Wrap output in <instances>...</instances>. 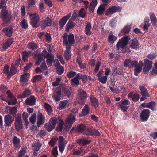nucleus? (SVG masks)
I'll return each instance as SVG.
<instances>
[{"label": "nucleus", "mask_w": 157, "mask_h": 157, "mask_svg": "<svg viewBox=\"0 0 157 157\" xmlns=\"http://www.w3.org/2000/svg\"><path fill=\"white\" fill-rule=\"evenodd\" d=\"M75 25V24L71 20H69L68 23L66 25L67 28L66 30L67 31L73 28Z\"/></svg>", "instance_id": "29"}, {"label": "nucleus", "mask_w": 157, "mask_h": 157, "mask_svg": "<svg viewBox=\"0 0 157 157\" xmlns=\"http://www.w3.org/2000/svg\"><path fill=\"white\" fill-rule=\"evenodd\" d=\"M42 144L39 142L34 141L32 144V149L36 151H38L40 149Z\"/></svg>", "instance_id": "13"}, {"label": "nucleus", "mask_w": 157, "mask_h": 157, "mask_svg": "<svg viewBox=\"0 0 157 157\" xmlns=\"http://www.w3.org/2000/svg\"><path fill=\"white\" fill-rule=\"evenodd\" d=\"M16 68L14 66V65L12 64L10 71V75H13L15 73Z\"/></svg>", "instance_id": "48"}, {"label": "nucleus", "mask_w": 157, "mask_h": 157, "mask_svg": "<svg viewBox=\"0 0 157 157\" xmlns=\"http://www.w3.org/2000/svg\"><path fill=\"white\" fill-rule=\"evenodd\" d=\"M135 67L134 75L137 76L138 75V74L140 73L142 71V67L136 65V66H134Z\"/></svg>", "instance_id": "38"}, {"label": "nucleus", "mask_w": 157, "mask_h": 157, "mask_svg": "<svg viewBox=\"0 0 157 157\" xmlns=\"http://www.w3.org/2000/svg\"><path fill=\"white\" fill-rule=\"evenodd\" d=\"M155 103L153 101L147 103V107L151 109L153 111H156V109L155 107L156 106Z\"/></svg>", "instance_id": "31"}, {"label": "nucleus", "mask_w": 157, "mask_h": 157, "mask_svg": "<svg viewBox=\"0 0 157 157\" xmlns=\"http://www.w3.org/2000/svg\"><path fill=\"white\" fill-rule=\"evenodd\" d=\"M69 105V103L67 100H65L61 101L59 105V109H62L65 108Z\"/></svg>", "instance_id": "22"}, {"label": "nucleus", "mask_w": 157, "mask_h": 157, "mask_svg": "<svg viewBox=\"0 0 157 157\" xmlns=\"http://www.w3.org/2000/svg\"><path fill=\"white\" fill-rule=\"evenodd\" d=\"M53 155L55 157H56L58 155V153L57 147H55L52 151Z\"/></svg>", "instance_id": "64"}, {"label": "nucleus", "mask_w": 157, "mask_h": 157, "mask_svg": "<svg viewBox=\"0 0 157 157\" xmlns=\"http://www.w3.org/2000/svg\"><path fill=\"white\" fill-rule=\"evenodd\" d=\"M57 122V120L55 117H52L50 120L49 123L52 125H53L55 127Z\"/></svg>", "instance_id": "45"}, {"label": "nucleus", "mask_w": 157, "mask_h": 157, "mask_svg": "<svg viewBox=\"0 0 157 157\" xmlns=\"http://www.w3.org/2000/svg\"><path fill=\"white\" fill-rule=\"evenodd\" d=\"M36 118V114L34 113H33L29 119L30 122L32 124H34L35 122Z\"/></svg>", "instance_id": "42"}, {"label": "nucleus", "mask_w": 157, "mask_h": 157, "mask_svg": "<svg viewBox=\"0 0 157 157\" xmlns=\"http://www.w3.org/2000/svg\"><path fill=\"white\" fill-rule=\"evenodd\" d=\"M28 75L29 74L25 72L21 75L20 78V82L22 86L25 85L27 84L28 80L27 77Z\"/></svg>", "instance_id": "14"}, {"label": "nucleus", "mask_w": 157, "mask_h": 157, "mask_svg": "<svg viewBox=\"0 0 157 157\" xmlns=\"http://www.w3.org/2000/svg\"><path fill=\"white\" fill-rule=\"evenodd\" d=\"M3 72L7 75L8 77H10V72H9V67L7 65H6L4 67Z\"/></svg>", "instance_id": "55"}, {"label": "nucleus", "mask_w": 157, "mask_h": 157, "mask_svg": "<svg viewBox=\"0 0 157 157\" xmlns=\"http://www.w3.org/2000/svg\"><path fill=\"white\" fill-rule=\"evenodd\" d=\"M86 129L85 125L83 124H80L76 128V130L79 132H82Z\"/></svg>", "instance_id": "40"}, {"label": "nucleus", "mask_w": 157, "mask_h": 157, "mask_svg": "<svg viewBox=\"0 0 157 157\" xmlns=\"http://www.w3.org/2000/svg\"><path fill=\"white\" fill-rule=\"evenodd\" d=\"M71 13H69L63 17L60 20L59 24L61 29L63 27L67 21L71 17Z\"/></svg>", "instance_id": "12"}, {"label": "nucleus", "mask_w": 157, "mask_h": 157, "mask_svg": "<svg viewBox=\"0 0 157 157\" xmlns=\"http://www.w3.org/2000/svg\"><path fill=\"white\" fill-rule=\"evenodd\" d=\"M45 109L48 112L52 111V108L51 106L48 104L45 103L44 105Z\"/></svg>", "instance_id": "60"}, {"label": "nucleus", "mask_w": 157, "mask_h": 157, "mask_svg": "<svg viewBox=\"0 0 157 157\" xmlns=\"http://www.w3.org/2000/svg\"><path fill=\"white\" fill-rule=\"evenodd\" d=\"M130 39L129 36H125L120 39L116 45L118 49L124 48L127 45Z\"/></svg>", "instance_id": "5"}, {"label": "nucleus", "mask_w": 157, "mask_h": 157, "mask_svg": "<svg viewBox=\"0 0 157 157\" xmlns=\"http://www.w3.org/2000/svg\"><path fill=\"white\" fill-rule=\"evenodd\" d=\"M78 113V109L77 108L73 109L71 112L70 116H75L76 114Z\"/></svg>", "instance_id": "62"}, {"label": "nucleus", "mask_w": 157, "mask_h": 157, "mask_svg": "<svg viewBox=\"0 0 157 157\" xmlns=\"http://www.w3.org/2000/svg\"><path fill=\"white\" fill-rule=\"evenodd\" d=\"M59 144H66L67 142L65 141L64 139L61 136H59Z\"/></svg>", "instance_id": "52"}, {"label": "nucleus", "mask_w": 157, "mask_h": 157, "mask_svg": "<svg viewBox=\"0 0 157 157\" xmlns=\"http://www.w3.org/2000/svg\"><path fill=\"white\" fill-rule=\"evenodd\" d=\"M13 41L12 39H9L2 46V48L4 49H6L9 47L12 44Z\"/></svg>", "instance_id": "36"}, {"label": "nucleus", "mask_w": 157, "mask_h": 157, "mask_svg": "<svg viewBox=\"0 0 157 157\" xmlns=\"http://www.w3.org/2000/svg\"><path fill=\"white\" fill-rule=\"evenodd\" d=\"M76 142L78 144L84 146L89 144L90 142V141L83 138H80L77 139L76 140Z\"/></svg>", "instance_id": "25"}, {"label": "nucleus", "mask_w": 157, "mask_h": 157, "mask_svg": "<svg viewBox=\"0 0 157 157\" xmlns=\"http://www.w3.org/2000/svg\"><path fill=\"white\" fill-rule=\"evenodd\" d=\"M0 17L6 23H8L10 22L11 16L8 13L7 9H5L4 7V9H2Z\"/></svg>", "instance_id": "4"}, {"label": "nucleus", "mask_w": 157, "mask_h": 157, "mask_svg": "<svg viewBox=\"0 0 157 157\" xmlns=\"http://www.w3.org/2000/svg\"><path fill=\"white\" fill-rule=\"evenodd\" d=\"M6 2L4 0H1L0 3V9H4V7L5 9H7V7L6 6Z\"/></svg>", "instance_id": "58"}, {"label": "nucleus", "mask_w": 157, "mask_h": 157, "mask_svg": "<svg viewBox=\"0 0 157 157\" xmlns=\"http://www.w3.org/2000/svg\"><path fill=\"white\" fill-rule=\"evenodd\" d=\"M90 100H91L92 105L96 106L98 105V102L96 98L93 96H91L90 97Z\"/></svg>", "instance_id": "32"}, {"label": "nucleus", "mask_w": 157, "mask_h": 157, "mask_svg": "<svg viewBox=\"0 0 157 157\" xmlns=\"http://www.w3.org/2000/svg\"><path fill=\"white\" fill-rule=\"evenodd\" d=\"M97 4V0H92V2L90 3L89 6L90 12H93Z\"/></svg>", "instance_id": "26"}, {"label": "nucleus", "mask_w": 157, "mask_h": 157, "mask_svg": "<svg viewBox=\"0 0 157 157\" xmlns=\"http://www.w3.org/2000/svg\"><path fill=\"white\" fill-rule=\"evenodd\" d=\"M35 2L34 0H29L27 2V7L28 8L32 7L35 3Z\"/></svg>", "instance_id": "57"}, {"label": "nucleus", "mask_w": 157, "mask_h": 157, "mask_svg": "<svg viewBox=\"0 0 157 157\" xmlns=\"http://www.w3.org/2000/svg\"><path fill=\"white\" fill-rule=\"evenodd\" d=\"M78 92L77 102L81 105H82L84 104V99L87 97L86 93L81 89H78Z\"/></svg>", "instance_id": "2"}, {"label": "nucleus", "mask_w": 157, "mask_h": 157, "mask_svg": "<svg viewBox=\"0 0 157 157\" xmlns=\"http://www.w3.org/2000/svg\"><path fill=\"white\" fill-rule=\"evenodd\" d=\"M52 20L49 17L45 18L40 23V26L43 29L47 26H50L52 24Z\"/></svg>", "instance_id": "8"}, {"label": "nucleus", "mask_w": 157, "mask_h": 157, "mask_svg": "<svg viewBox=\"0 0 157 157\" xmlns=\"http://www.w3.org/2000/svg\"><path fill=\"white\" fill-rule=\"evenodd\" d=\"M107 79V76H102L98 78V80L101 82L103 84H105L106 83Z\"/></svg>", "instance_id": "47"}, {"label": "nucleus", "mask_w": 157, "mask_h": 157, "mask_svg": "<svg viewBox=\"0 0 157 157\" xmlns=\"http://www.w3.org/2000/svg\"><path fill=\"white\" fill-rule=\"evenodd\" d=\"M12 141L14 146L17 147H19L20 141V139L16 136H14L13 138Z\"/></svg>", "instance_id": "30"}, {"label": "nucleus", "mask_w": 157, "mask_h": 157, "mask_svg": "<svg viewBox=\"0 0 157 157\" xmlns=\"http://www.w3.org/2000/svg\"><path fill=\"white\" fill-rule=\"evenodd\" d=\"M76 75V73L73 71H70L68 72L67 74V76L69 78H71L75 76Z\"/></svg>", "instance_id": "49"}, {"label": "nucleus", "mask_w": 157, "mask_h": 157, "mask_svg": "<svg viewBox=\"0 0 157 157\" xmlns=\"http://www.w3.org/2000/svg\"><path fill=\"white\" fill-rule=\"evenodd\" d=\"M31 52L30 51H25L22 52V59L25 61L26 60L27 58L31 55Z\"/></svg>", "instance_id": "24"}, {"label": "nucleus", "mask_w": 157, "mask_h": 157, "mask_svg": "<svg viewBox=\"0 0 157 157\" xmlns=\"http://www.w3.org/2000/svg\"><path fill=\"white\" fill-rule=\"evenodd\" d=\"M12 27H9L8 28H4L2 30V31L5 33L7 36L10 37L12 33Z\"/></svg>", "instance_id": "19"}, {"label": "nucleus", "mask_w": 157, "mask_h": 157, "mask_svg": "<svg viewBox=\"0 0 157 157\" xmlns=\"http://www.w3.org/2000/svg\"><path fill=\"white\" fill-rule=\"evenodd\" d=\"M13 121V118L10 115L7 114L5 116L4 121L5 125L6 127L11 126Z\"/></svg>", "instance_id": "10"}, {"label": "nucleus", "mask_w": 157, "mask_h": 157, "mask_svg": "<svg viewBox=\"0 0 157 157\" xmlns=\"http://www.w3.org/2000/svg\"><path fill=\"white\" fill-rule=\"evenodd\" d=\"M145 66L149 67V68L151 69L152 67V62L148 60L147 59H144Z\"/></svg>", "instance_id": "41"}, {"label": "nucleus", "mask_w": 157, "mask_h": 157, "mask_svg": "<svg viewBox=\"0 0 157 157\" xmlns=\"http://www.w3.org/2000/svg\"><path fill=\"white\" fill-rule=\"evenodd\" d=\"M130 29L131 27L130 26H126L124 27L123 29L122 30V32L123 33H127L130 31Z\"/></svg>", "instance_id": "63"}, {"label": "nucleus", "mask_w": 157, "mask_h": 157, "mask_svg": "<svg viewBox=\"0 0 157 157\" xmlns=\"http://www.w3.org/2000/svg\"><path fill=\"white\" fill-rule=\"evenodd\" d=\"M29 16L30 18V23L32 26L37 27L39 25L38 22L40 20L39 15L35 13L30 14Z\"/></svg>", "instance_id": "3"}, {"label": "nucleus", "mask_w": 157, "mask_h": 157, "mask_svg": "<svg viewBox=\"0 0 157 157\" xmlns=\"http://www.w3.org/2000/svg\"><path fill=\"white\" fill-rule=\"evenodd\" d=\"M45 126V128L48 132L52 131L55 128L54 126L51 125L49 123V124H46Z\"/></svg>", "instance_id": "43"}, {"label": "nucleus", "mask_w": 157, "mask_h": 157, "mask_svg": "<svg viewBox=\"0 0 157 157\" xmlns=\"http://www.w3.org/2000/svg\"><path fill=\"white\" fill-rule=\"evenodd\" d=\"M78 16L82 18L85 17L86 15V13L85 9L83 8H82L79 11Z\"/></svg>", "instance_id": "28"}, {"label": "nucleus", "mask_w": 157, "mask_h": 157, "mask_svg": "<svg viewBox=\"0 0 157 157\" xmlns=\"http://www.w3.org/2000/svg\"><path fill=\"white\" fill-rule=\"evenodd\" d=\"M83 153V150L82 148H80L78 149V150L75 151L73 153V154L78 155L80 154H82Z\"/></svg>", "instance_id": "50"}, {"label": "nucleus", "mask_w": 157, "mask_h": 157, "mask_svg": "<svg viewBox=\"0 0 157 157\" xmlns=\"http://www.w3.org/2000/svg\"><path fill=\"white\" fill-rule=\"evenodd\" d=\"M75 116H69L66 120L64 126L66 129L68 131L72 126V124L75 121Z\"/></svg>", "instance_id": "6"}, {"label": "nucleus", "mask_w": 157, "mask_h": 157, "mask_svg": "<svg viewBox=\"0 0 157 157\" xmlns=\"http://www.w3.org/2000/svg\"><path fill=\"white\" fill-rule=\"evenodd\" d=\"M130 46L133 49H136L139 48V43L136 39H134L132 40V41L130 45Z\"/></svg>", "instance_id": "20"}, {"label": "nucleus", "mask_w": 157, "mask_h": 157, "mask_svg": "<svg viewBox=\"0 0 157 157\" xmlns=\"http://www.w3.org/2000/svg\"><path fill=\"white\" fill-rule=\"evenodd\" d=\"M27 147L26 146L22 147L18 152V157H22L26 153Z\"/></svg>", "instance_id": "27"}, {"label": "nucleus", "mask_w": 157, "mask_h": 157, "mask_svg": "<svg viewBox=\"0 0 157 157\" xmlns=\"http://www.w3.org/2000/svg\"><path fill=\"white\" fill-rule=\"evenodd\" d=\"M91 24L89 23H88L86 24V27L85 30L86 34L88 35H90L91 33Z\"/></svg>", "instance_id": "34"}, {"label": "nucleus", "mask_w": 157, "mask_h": 157, "mask_svg": "<svg viewBox=\"0 0 157 157\" xmlns=\"http://www.w3.org/2000/svg\"><path fill=\"white\" fill-rule=\"evenodd\" d=\"M106 12V14L107 16L113 14L115 13L113 6L107 10Z\"/></svg>", "instance_id": "39"}, {"label": "nucleus", "mask_w": 157, "mask_h": 157, "mask_svg": "<svg viewBox=\"0 0 157 157\" xmlns=\"http://www.w3.org/2000/svg\"><path fill=\"white\" fill-rule=\"evenodd\" d=\"M21 115L17 114L15 119V125L16 130L19 131L22 128V124L21 122Z\"/></svg>", "instance_id": "7"}, {"label": "nucleus", "mask_w": 157, "mask_h": 157, "mask_svg": "<svg viewBox=\"0 0 157 157\" xmlns=\"http://www.w3.org/2000/svg\"><path fill=\"white\" fill-rule=\"evenodd\" d=\"M71 84L72 85H78L79 84V81L77 78H74L71 80Z\"/></svg>", "instance_id": "46"}, {"label": "nucleus", "mask_w": 157, "mask_h": 157, "mask_svg": "<svg viewBox=\"0 0 157 157\" xmlns=\"http://www.w3.org/2000/svg\"><path fill=\"white\" fill-rule=\"evenodd\" d=\"M89 112V108L87 104H85L83 109H82L81 113L79 114V116L81 117L87 115Z\"/></svg>", "instance_id": "21"}, {"label": "nucleus", "mask_w": 157, "mask_h": 157, "mask_svg": "<svg viewBox=\"0 0 157 157\" xmlns=\"http://www.w3.org/2000/svg\"><path fill=\"white\" fill-rule=\"evenodd\" d=\"M56 69V72L59 75L62 74L64 72V69L62 66L57 67Z\"/></svg>", "instance_id": "53"}, {"label": "nucleus", "mask_w": 157, "mask_h": 157, "mask_svg": "<svg viewBox=\"0 0 157 157\" xmlns=\"http://www.w3.org/2000/svg\"><path fill=\"white\" fill-rule=\"evenodd\" d=\"M31 94V91L29 90H26L22 94L20 95V98H24L30 95Z\"/></svg>", "instance_id": "35"}, {"label": "nucleus", "mask_w": 157, "mask_h": 157, "mask_svg": "<svg viewBox=\"0 0 157 157\" xmlns=\"http://www.w3.org/2000/svg\"><path fill=\"white\" fill-rule=\"evenodd\" d=\"M52 97L56 101H59L61 97V91L60 90L54 92L52 94Z\"/></svg>", "instance_id": "17"}, {"label": "nucleus", "mask_w": 157, "mask_h": 157, "mask_svg": "<svg viewBox=\"0 0 157 157\" xmlns=\"http://www.w3.org/2000/svg\"><path fill=\"white\" fill-rule=\"evenodd\" d=\"M44 117L43 116L41 113H39L38 115L37 120V126H40L42 124L44 120Z\"/></svg>", "instance_id": "23"}, {"label": "nucleus", "mask_w": 157, "mask_h": 157, "mask_svg": "<svg viewBox=\"0 0 157 157\" xmlns=\"http://www.w3.org/2000/svg\"><path fill=\"white\" fill-rule=\"evenodd\" d=\"M116 22L115 18H113L110 21L109 23V25L111 27H113L115 25Z\"/></svg>", "instance_id": "59"}, {"label": "nucleus", "mask_w": 157, "mask_h": 157, "mask_svg": "<svg viewBox=\"0 0 157 157\" xmlns=\"http://www.w3.org/2000/svg\"><path fill=\"white\" fill-rule=\"evenodd\" d=\"M28 47L32 50H33L36 49L37 47L36 45L34 43H30L28 45Z\"/></svg>", "instance_id": "56"}, {"label": "nucleus", "mask_w": 157, "mask_h": 157, "mask_svg": "<svg viewBox=\"0 0 157 157\" xmlns=\"http://www.w3.org/2000/svg\"><path fill=\"white\" fill-rule=\"evenodd\" d=\"M47 63L48 67L52 65V63L53 62L54 56L52 54L48 53L47 55Z\"/></svg>", "instance_id": "18"}, {"label": "nucleus", "mask_w": 157, "mask_h": 157, "mask_svg": "<svg viewBox=\"0 0 157 157\" xmlns=\"http://www.w3.org/2000/svg\"><path fill=\"white\" fill-rule=\"evenodd\" d=\"M117 38L113 34L110 35L108 37V42L111 43L113 44L114 41H116Z\"/></svg>", "instance_id": "44"}, {"label": "nucleus", "mask_w": 157, "mask_h": 157, "mask_svg": "<svg viewBox=\"0 0 157 157\" xmlns=\"http://www.w3.org/2000/svg\"><path fill=\"white\" fill-rule=\"evenodd\" d=\"M63 42L64 46H66V49L64 52V56L66 60H69L71 58V47L74 43V35L70 33L67 35L64 33L63 35Z\"/></svg>", "instance_id": "1"}, {"label": "nucleus", "mask_w": 157, "mask_h": 157, "mask_svg": "<svg viewBox=\"0 0 157 157\" xmlns=\"http://www.w3.org/2000/svg\"><path fill=\"white\" fill-rule=\"evenodd\" d=\"M139 89L140 91V93L143 97H149V94L147 89L143 86H140L139 87Z\"/></svg>", "instance_id": "16"}, {"label": "nucleus", "mask_w": 157, "mask_h": 157, "mask_svg": "<svg viewBox=\"0 0 157 157\" xmlns=\"http://www.w3.org/2000/svg\"><path fill=\"white\" fill-rule=\"evenodd\" d=\"M21 25L22 28L26 29L28 27L27 21L25 19H23L21 22Z\"/></svg>", "instance_id": "54"}, {"label": "nucleus", "mask_w": 157, "mask_h": 157, "mask_svg": "<svg viewBox=\"0 0 157 157\" xmlns=\"http://www.w3.org/2000/svg\"><path fill=\"white\" fill-rule=\"evenodd\" d=\"M105 10V8L104 5H100L97 10V13L98 14L101 15L102 14Z\"/></svg>", "instance_id": "37"}, {"label": "nucleus", "mask_w": 157, "mask_h": 157, "mask_svg": "<svg viewBox=\"0 0 157 157\" xmlns=\"http://www.w3.org/2000/svg\"><path fill=\"white\" fill-rule=\"evenodd\" d=\"M92 129L90 128L87 129V130L85 131L84 132L83 134L84 135L92 136Z\"/></svg>", "instance_id": "61"}, {"label": "nucleus", "mask_w": 157, "mask_h": 157, "mask_svg": "<svg viewBox=\"0 0 157 157\" xmlns=\"http://www.w3.org/2000/svg\"><path fill=\"white\" fill-rule=\"evenodd\" d=\"M138 62L136 61H131L129 59H126L124 63V66L125 67H128L132 68L137 65Z\"/></svg>", "instance_id": "11"}, {"label": "nucleus", "mask_w": 157, "mask_h": 157, "mask_svg": "<svg viewBox=\"0 0 157 157\" xmlns=\"http://www.w3.org/2000/svg\"><path fill=\"white\" fill-rule=\"evenodd\" d=\"M150 112L148 109H145L141 112L140 115L141 120L143 121H146L150 115Z\"/></svg>", "instance_id": "9"}, {"label": "nucleus", "mask_w": 157, "mask_h": 157, "mask_svg": "<svg viewBox=\"0 0 157 157\" xmlns=\"http://www.w3.org/2000/svg\"><path fill=\"white\" fill-rule=\"evenodd\" d=\"M36 100L35 97L34 96L32 95L25 100V103L29 105H33L35 104Z\"/></svg>", "instance_id": "15"}, {"label": "nucleus", "mask_w": 157, "mask_h": 157, "mask_svg": "<svg viewBox=\"0 0 157 157\" xmlns=\"http://www.w3.org/2000/svg\"><path fill=\"white\" fill-rule=\"evenodd\" d=\"M150 19L152 25L155 26L157 25V22L155 15L154 13H152L150 16Z\"/></svg>", "instance_id": "33"}, {"label": "nucleus", "mask_w": 157, "mask_h": 157, "mask_svg": "<svg viewBox=\"0 0 157 157\" xmlns=\"http://www.w3.org/2000/svg\"><path fill=\"white\" fill-rule=\"evenodd\" d=\"M42 78V76L40 75H36L34 76L32 78V82H35L37 81Z\"/></svg>", "instance_id": "51"}]
</instances>
